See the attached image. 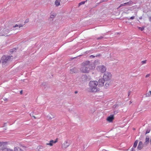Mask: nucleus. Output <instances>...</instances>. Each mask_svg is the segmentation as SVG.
<instances>
[{"instance_id":"1","label":"nucleus","mask_w":151,"mask_h":151,"mask_svg":"<svg viewBox=\"0 0 151 151\" xmlns=\"http://www.w3.org/2000/svg\"><path fill=\"white\" fill-rule=\"evenodd\" d=\"M92 64H91L89 61H86L83 62L81 64V70L83 73H88L90 70L94 68V66H92Z\"/></svg>"},{"instance_id":"2","label":"nucleus","mask_w":151,"mask_h":151,"mask_svg":"<svg viewBox=\"0 0 151 151\" xmlns=\"http://www.w3.org/2000/svg\"><path fill=\"white\" fill-rule=\"evenodd\" d=\"M89 88L88 91L91 92H96L99 91V89L97 87L98 83L96 81H90L89 83Z\"/></svg>"},{"instance_id":"3","label":"nucleus","mask_w":151,"mask_h":151,"mask_svg":"<svg viewBox=\"0 0 151 151\" xmlns=\"http://www.w3.org/2000/svg\"><path fill=\"white\" fill-rule=\"evenodd\" d=\"M13 58V57L12 56H3L1 58L2 63L3 64H5L7 62L11 61V59Z\"/></svg>"},{"instance_id":"4","label":"nucleus","mask_w":151,"mask_h":151,"mask_svg":"<svg viewBox=\"0 0 151 151\" xmlns=\"http://www.w3.org/2000/svg\"><path fill=\"white\" fill-rule=\"evenodd\" d=\"M111 77V74L109 72L105 73L103 76V79L105 81L109 80Z\"/></svg>"},{"instance_id":"5","label":"nucleus","mask_w":151,"mask_h":151,"mask_svg":"<svg viewBox=\"0 0 151 151\" xmlns=\"http://www.w3.org/2000/svg\"><path fill=\"white\" fill-rule=\"evenodd\" d=\"M133 2L131 0H130L129 1L125 3H124L121 4L119 6V8L121 6H130L132 4Z\"/></svg>"},{"instance_id":"6","label":"nucleus","mask_w":151,"mask_h":151,"mask_svg":"<svg viewBox=\"0 0 151 151\" xmlns=\"http://www.w3.org/2000/svg\"><path fill=\"white\" fill-rule=\"evenodd\" d=\"M98 68L102 73H104L106 71V68L104 65L99 66Z\"/></svg>"},{"instance_id":"7","label":"nucleus","mask_w":151,"mask_h":151,"mask_svg":"<svg viewBox=\"0 0 151 151\" xmlns=\"http://www.w3.org/2000/svg\"><path fill=\"white\" fill-rule=\"evenodd\" d=\"M105 81L103 79L101 78L100 79L98 83V85L99 86H103L104 85V83Z\"/></svg>"},{"instance_id":"8","label":"nucleus","mask_w":151,"mask_h":151,"mask_svg":"<svg viewBox=\"0 0 151 151\" xmlns=\"http://www.w3.org/2000/svg\"><path fill=\"white\" fill-rule=\"evenodd\" d=\"M69 145L70 144L67 141H65L63 144L62 147L64 148H66L69 146Z\"/></svg>"},{"instance_id":"9","label":"nucleus","mask_w":151,"mask_h":151,"mask_svg":"<svg viewBox=\"0 0 151 151\" xmlns=\"http://www.w3.org/2000/svg\"><path fill=\"white\" fill-rule=\"evenodd\" d=\"M77 69L74 68L71 69L70 70V73L72 74L73 73H76L77 72Z\"/></svg>"},{"instance_id":"10","label":"nucleus","mask_w":151,"mask_h":151,"mask_svg":"<svg viewBox=\"0 0 151 151\" xmlns=\"http://www.w3.org/2000/svg\"><path fill=\"white\" fill-rule=\"evenodd\" d=\"M114 119V116L113 115H111L110 116H109L107 117V120L109 122H111L112 121L113 119Z\"/></svg>"},{"instance_id":"11","label":"nucleus","mask_w":151,"mask_h":151,"mask_svg":"<svg viewBox=\"0 0 151 151\" xmlns=\"http://www.w3.org/2000/svg\"><path fill=\"white\" fill-rule=\"evenodd\" d=\"M57 142V141L55 140L54 141L53 140H50L49 143H47L46 144V145H49L50 146H52L53 145V143H55Z\"/></svg>"},{"instance_id":"12","label":"nucleus","mask_w":151,"mask_h":151,"mask_svg":"<svg viewBox=\"0 0 151 151\" xmlns=\"http://www.w3.org/2000/svg\"><path fill=\"white\" fill-rule=\"evenodd\" d=\"M143 147V143L141 141H140L139 142L137 148L139 150H141Z\"/></svg>"},{"instance_id":"13","label":"nucleus","mask_w":151,"mask_h":151,"mask_svg":"<svg viewBox=\"0 0 151 151\" xmlns=\"http://www.w3.org/2000/svg\"><path fill=\"white\" fill-rule=\"evenodd\" d=\"M150 141V138L148 136H146V139H145V144L148 143Z\"/></svg>"},{"instance_id":"14","label":"nucleus","mask_w":151,"mask_h":151,"mask_svg":"<svg viewBox=\"0 0 151 151\" xmlns=\"http://www.w3.org/2000/svg\"><path fill=\"white\" fill-rule=\"evenodd\" d=\"M14 151H23L19 147H15L14 148Z\"/></svg>"},{"instance_id":"15","label":"nucleus","mask_w":151,"mask_h":151,"mask_svg":"<svg viewBox=\"0 0 151 151\" xmlns=\"http://www.w3.org/2000/svg\"><path fill=\"white\" fill-rule=\"evenodd\" d=\"M23 26V25L22 24H19V25L16 24L15 26H13L14 27H19V28H20L21 27Z\"/></svg>"},{"instance_id":"16","label":"nucleus","mask_w":151,"mask_h":151,"mask_svg":"<svg viewBox=\"0 0 151 151\" xmlns=\"http://www.w3.org/2000/svg\"><path fill=\"white\" fill-rule=\"evenodd\" d=\"M138 140H136L134 143V145H133V147L134 148H135L137 145V143H138Z\"/></svg>"},{"instance_id":"17","label":"nucleus","mask_w":151,"mask_h":151,"mask_svg":"<svg viewBox=\"0 0 151 151\" xmlns=\"http://www.w3.org/2000/svg\"><path fill=\"white\" fill-rule=\"evenodd\" d=\"M55 4L56 6H58L60 5V2L56 0L55 1Z\"/></svg>"},{"instance_id":"18","label":"nucleus","mask_w":151,"mask_h":151,"mask_svg":"<svg viewBox=\"0 0 151 151\" xmlns=\"http://www.w3.org/2000/svg\"><path fill=\"white\" fill-rule=\"evenodd\" d=\"M86 1H81V2L80 3H79V4H78L79 6H80V5H81L84 4L85 3V2H86Z\"/></svg>"},{"instance_id":"19","label":"nucleus","mask_w":151,"mask_h":151,"mask_svg":"<svg viewBox=\"0 0 151 151\" xmlns=\"http://www.w3.org/2000/svg\"><path fill=\"white\" fill-rule=\"evenodd\" d=\"M151 95V91H149V92L147 93L146 94V96H147V97H149L150 96V94Z\"/></svg>"},{"instance_id":"20","label":"nucleus","mask_w":151,"mask_h":151,"mask_svg":"<svg viewBox=\"0 0 151 151\" xmlns=\"http://www.w3.org/2000/svg\"><path fill=\"white\" fill-rule=\"evenodd\" d=\"M109 86V83L108 82L106 83V84H105V86L106 87H107Z\"/></svg>"},{"instance_id":"21","label":"nucleus","mask_w":151,"mask_h":151,"mask_svg":"<svg viewBox=\"0 0 151 151\" xmlns=\"http://www.w3.org/2000/svg\"><path fill=\"white\" fill-rule=\"evenodd\" d=\"M16 50V49L15 48H14L13 49H11L10 50V52H13L14 51H15Z\"/></svg>"},{"instance_id":"22","label":"nucleus","mask_w":151,"mask_h":151,"mask_svg":"<svg viewBox=\"0 0 151 151\" xmlns=\"http://www.w3.org/2000/svg\"><path fill=\"white\" fill-rule=\"evenodd\" d=\"M47 118L48 120H51V119H52V118L51 116H47Z\"/></svg>"},{"instance_id":"23","label":"nucleus","mask_w":151,"mask_h":151,"mask_svg":"<svg viewBox=\"0 0 151 151\" xmlns=\"http://www.w3.org/2000/svg\"><path fill=\"white\" fill-rule=\"evenodd\" d=\"M134 17H135L134 16H132V17H131L130 18V19H133L134 18ZM127 19H128V20H129V18H128Z\"/></svg>"},{"instance_id":"24","label":"nucleus","mask_w":151,"mask_h":151,"mask_svg":"<svg viewBox=\"0 0 151 151\" xmlns=\"http://www.w3.org/2000/svg\"><path fill=\"white\" fill-rule=\"evenodd\" d=\"M103 38V37L102 36H100L99 37H98L97 38V40H99L100 39H101Z\"/></svg>"},{"instance_id":"25","label":"nucleus","mask_w":151,"mask_h":151,"mask_svg":"<svg viewBox=\"0 0 151 151\" xmlns=\"http://www.w3.org/2000/svg\"><path fill=\"white\" fill-rule=\"evenodd\" d=\"M139 29H140L141 31H143L144 29V28L143 27H139Z\"/></svg>"},{"instance_id":"26","label":"nucleus","mask_w":151,"mask_h":151,"mask_svg":"<svg viewBox=\"0 0 151 151\" xmlns=\"http://www.w3.org/2000/svg\"><path fill=\"white\" fill-rule=\"evenodd\" d=\"M4 33L5 34H6L8 32H9V30L8 29H7V30H6L4 31Z\"/></svg>"},{"instance_id":"27","label":"nucleus","mask_w":151,"mask_h":151,"mask_svg":"<svg viewBox=\"0 0 151 151\" xmlns=\"http://www.w3.org/2000/svg\"><path fill=\"white\" fill-rule=\"evenodd\" d=\"M146 61L147 60H144V61H142L141 63H142V64H145L146 63Z\"/></svg>"},{"instance_id":"28","label":"nucleus","mask_w":151,"mask_h":151,"mask_svg":"<svg viewBox=\"0 0 151 151\" xmlns=\"http://www.w3.org/2000/svg\"><path fill=\"white\" fill-rule=\"evenodd\" d=\"M150 130H147L146 132V133L145 134H147L148 133H149L150 132Z\"/></svg>"},{"instance_id":"29","label":"nucleus","mask_w":151,"mask_h":151,"mask_svg":"<svg viewBox=\"0 0 151 151\" xmlns=\"http://www.w3.org/2000/svg\"><path fill=\"white\" fill-rule=\"evenodd\" d=\"M55 17V16L54 15H51V16H50V18H53L54 17Z\"/></svg>"},{"instance_id":"30","label":"nucleus","mask_w":151,"mask_h":151,"mask_svg":"<svg viewBox=\"0 0 151 151\" xmlns=\"http://www.w3.org/2000/svg\"><path fill=\"white\" fill-rule=\"evenodd\" d=\"M95 57V56L93 55H91L90 56V57L92 58H93Z\"/></svg>"},{"instance_id":"31","label":"nucleus","mask_w":151,"mask_h":151,"mask_svg":"<svg viewBox=\"0 0 151 151\" xmlns=\"http://www.w3.org/2000/svg\"><path fill=\"white\" fill-rule=\"evenodd\" d=\"M150 76V74H148L145 77H146V78H147V77H149Z\"/></svg>"},{"instance_id":"32","label":"nucleus","mask_w":151,"mask_h":151,"mask_svg":"<svg viewBox=\"0 0 151 151\" xmlns=\"http://www.w3.org/2000/svg\"><path fill=\"white\" fill-rule=\"evenodd\" d=\"M131 92H129L128 93V96H129V95H130V93Z\"/></svg>"},{"instance_id":"33","label":"nucleus","mask_w":151,"mask_h":151,"mask_svg":"<svg viewBox=\"0 0 151 151\" xmlns=\"http://www.w3.org/2000/svg\"><path fill=\"white\" fill-rule=\"evenodd\" d=\"M149 21L151 22V17H149Z\"/></svg>"},{"instance_id":"34","label":"nucleus","mask_w":151,"mask_h":151,"mask_svg":"<svg viewBox=\"0 0 151 151\" xmlns=\"http://www.w3.org/2000/svg\"><path fill=\"white\" fill-rule=\"evenodd\" d=\"M132 150L131 151H135L134 150V149L133 148H132Z\"/></svg>"},{"instance_id":"35","label":"nucleus","mask_w":151,"mask_h":151,"mask_svg":"<svg viewBox=\"0 0 151 151\" xmlns=\"http://www.w3.org/2000/svg\"><path fill=\"white\" fill-rule=\"evenodd\" d=\"M28 22V20H26L25 21V23H27V22Z\"/></svg>"},{"instance_id":"36","label":"nucleus","mask_w":151,"mask_h":151,"mask_svg":"<svg viewBox=\"0 0 151 151\" xmlns=\"http://www.w3.org/2000/svg\"><path fill=\"white\" fill-rule=\"evenodd\" d=\"M22 90L21 91H20V93H21V94H22Z\"/></svg>"},{"instance_id":"37","label":"nucleus","mask_w":151,"mask_h":151,"mask_svg":"<svg viewBox=\"0 0 151 151\" xmlns=\"http://www.w3.org/2000/svg\"><path fill=\"white\" fill-rule=\"evenodd\" d=\"M7 100V99L6 98H5L4 99V100L5 101V100Z\"/></svg>"},{"instance_id":"38","label":"nucleus","mask_w":151,"mask_h":151,"mask_svg":"<svg viewBox=\"0 0 151 151\" xmlns=\"http://www.w3.org/2000/svg\"><path fill=\"white\" fill-rule=\"evenodd\" d=\"M100 56V55H96V56L97 57V56Z\"/></svg>"},{"instance_id":"39","label":"nucleus","mask_w":151,"mask_h":151,"mask_svg":"<svg viewBox=\"0 0 151 151\" xmlns=\"http://www.w3.org/2000/svg\"><path fill=\"white\" fill-rule=\"evenodd\" d=\"M32 116L34 117V118L35 119L36 118H35V116Z\"/></svg>"},{"instance_id":"40","label":"nucleus","mask_w":151,"mask_h":151,"mask_svg":"<svg viewBox=\"0 0 151 151\" xmlns=\"http://www.w3.org/2000/svg\"><path fill=\"white\" fill-rule=\"evenodd\" d=\"M85 76H82V78H85Z\"/></svg>"},{"instance_id":"41","label":"nucleus","mask_w":151,"mask_h":151,"mask_svg":"<svg viewBox=\"0 0 151 151\" xmlns=\"http://www.w3.org/2000/svg\"><path fill=\"white\" fill-rule=\"evenodd\" d=\"M75 93H77V91H75Z\"/></svg>"},{"instance_id":"42","label":"nucleus","mask_w":151,"mask_h":151,"mask_svg":"<svg viewBox=\"0 0 151 151\" xmlns=\"http://www.w3.org/2000/svg\"><path fill=\"white\" fill-rule=\"evenodd\" d=\"M150 142L151 143V139H150Z\"/></svg>"}]
</instances>
